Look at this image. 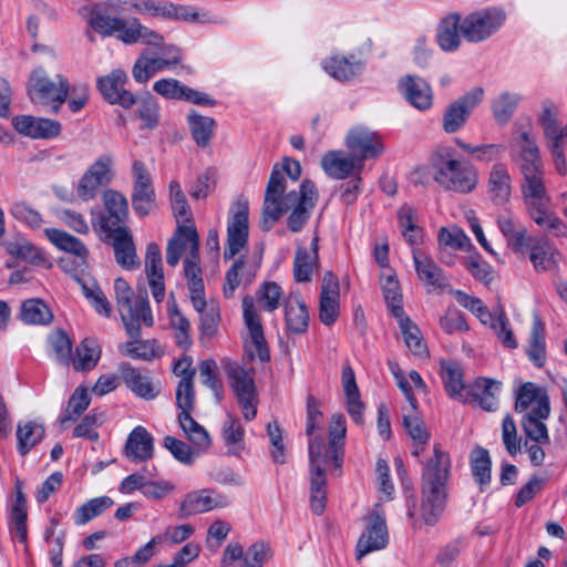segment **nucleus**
<instances>
[{
  "instance_id": "obj_33",
  "label": "nucleus",
  "mask_w": 567,
  "mask_h": 567,
  "mask_svg": "<svg viewBox=\"0 0 567 567\" xmlns=\"http://www.w3.org/2000/svg\"><path fill=\"white\" fill-rule=\"evenodd\" d=\"M285 319L290 333H305L309 326L308 308L299 293H290L285 301Z\"/></svg>"
},
{
  "instance_id": "obj_4",
  "label": "nucleus",
  "mask_w": 567,
  "mask_h": 567,
  "mask_svg": "<svg viewBox=\"0 0 567 567\" xmlns=\"http://www.w3.org/2000/svg\"><path fill=\"white\" fill-rule=\"evenodd\" d=\"M520 190L527 214L537 226L557 237L567 235V225L550 210L544 172L523 176Z\"/></svg>"
},
{
  "instance_id": "obj_43",
  "label": "nucleus",
  "mask_w": 567,
  "mask_h": 567,
  "mask_svg": "<svg viewBox=\"0 0 567 567\" xmlns=\"http://www.w3.org/2000/svg\"><path fill=\"white\" fill-rule=\"evenodd\" d=\"M404 342L410 351L416 357H426L427 347L422 338L419 327L404 313L396 317Z\"/></svg>"
},
{
  "instance_id": "obj_5",
  "label": "nucleus",
  "mask_w": 567,
  "mask_h": 567,
  "mask_svg": "<svg viewBox=\"0 0 567 567\" xmlns=\"http://www.w3.org/2000/svg\"><path fill=\"white\" fill-rule=\"evenodd\" d=\"M27 92L33 103L47 105L56 114L68 100L70 83L62 74L51 79L45 69L39 66L29 76Z\"/></svg>"
},
{
  "instance_id": "obj_3",
  "label": "nucleus",
  "mask_w": 567,
  "mask_h": 567,
  "mask_svg": "<svg viewBox=\"0 0 567 567\" xmlns=\"http://www.w3.org/2000/svg\"><path fill=\"white\" fill-rule=\"evenodd\" d=\"M429 167L435 183L445 190L470 194L478 184L477 169L468 162L456 159L451 147L443 146L433 151Z\"/></svg>"
},
{
  "instance_id": "obj_8",
  "label": "nucleus",
  "mask_w": 567,
  "mask_h": 567,
  "mask_svg": "<svg viewBox=\"0 0 567 567\" xmlns=\"http://www.w3.org/2000/svg\"><path fill=\"white\" fill-rule=\"evenodd\" d=\"M104 212L92 209V226L96 233L105 234L124 226L128 217V203L126 197L115 189H106L103 193Z\"/></svg>"
},
{
  "instance_id": "obj_64",
  "label": "nucleus",
  "mask_w": 567,
  "mask_h": 567,
  "mask_svg": "<svg viewBox=\"0 0 567 567\" xmlns=\"http://www.w3.org/2000/svg\"><path fill=\"white\" fill-rule=\"evenodd\" d=\"M176 405L181 411H194L195 409V389L193 374H188L179 380L176 389Z\"/></svg>"
},
{
  "instance_id": "obj_17",
  "label": "nucleus",
  "mask_w": 567,
  "mask_h": 567,
  "mask_svg": "<svg viewBox=\"0 0 567 567\" xmlns=\"http://www.w3.org/2000/svg\"><path fill=\"white\" fill-rule=\"evenodd\" d=\"M101 238L111 243L115 260L123 269L135 270L140 268L141 260L128 228H117L114 231L101 234Z\"/></svg>"
},
{
  "instance_id": "obj_37",
  "label": "nucleus",
  "mask_w": 567,
  "mask_h": 567,
  "mask_svg": "<svg viewBox=\"0 0 567 567\" xmlns=\"http://www.w3.org/2000/svg\"><path fill=\"white\" fill-rule=\"evenodd\" d=\"M44 233L48 239L58 249L72 254L75 257H79L82 261L86 259L89 250L79 238L58 228H47Z\"/></svg>"
},
{
  "instance_id": "obj_47",
  "label": "nucleus",
  "mask_w": 567,
  "mask_h": 567,
  "mask_svg": "<svg viewBox=\"0 0 567 567\" xmlns=\"http://www.w3.org/2000/svg\"><path fill=\"white\" fill-rule=\"evenodd\" d=\"M471 471L481 491L491 483L492 460L486 449L475 447L471 452Z\"/></svg>"
},
{
  "instance_id": "obj_16",
  "label": "nucleus",
  "mask_w": 567,
  "mask_h": 567,
  "mask_svg": "<svg viewBox=\"0 0 567 567\" xmlns=\"http://www.w3.org/2000/svg\"><path fill=\"white\" fill-rule=\"evenodd\" d=\"M243 315L245 324L249 330L250 346L254 348V350H250L251 358L257 355L261 362H268L270 360V351L264 334L260 317L255 308V300L249 295L243 298Z\"/></svg>"
},
{
  "instance_id": "obj_57",
  "label": "nucleus",
  "mask_w": 567,
  "mask_h": 567,
  "mask_svg": "<svg viewBox=\"0 0 567 567\" xmlns=\"http://www.w3.org/2000/svg\"><path fill=\"white\" fill-rule=\"evenodd\" d=\"M90 396L85 388L79 386L69 399L68 406L60 419L61 425L73 422L89 408Z\"/></svg>"
},
{
  "instance_id": "obj_13",
  "label": "nucleus",
  "mask_w": 567,
  "mask_h": 567,
  "mask_svg": "<svg viewBox=\"0 0 567 567\" xmlns=\"http://www.w3.org/2000/svg\"><path fill=\"white\" fill-rule=\"evenodd\" d=\"M132 175V206L138 216L144 217L155 207L156 195L152 177L145 164L138 159L133 162Z\"/></svg>"
},
{
  "instance_id": "obj_63",
  "label": "nucleus",
  "mask_w": 567,
  "mask_h": 567,
  "mask_svg": "<svg viewBox=\"0 0 567 567\" xmlns=\"http://www.w3.org/2000/svg\"><path fill=\"white\" fill-rule=\"evenodd\" d=\"M163 446L167 449L178 462L185 465L193 464L196 456L198 455V452L190 447L187 443L174 436H165L163 440Z\"/></svg>"
},
{
  "instance_id": "obj_11",
  "label": "nucleus",
  "mask_w": 567,
  "mask_h": 567,
  "mask_svg": "<svg viewBox=\"0 0 567 567\" xmlns=\"http://www.w3.org/2000/svg\"><path fill=\"white\" fill-rule=\"evenodd\" d=\"M483 99V87L476 86L449 104L442 116L443 131L453 134L463 128Z\"/></svg>"
},
{
  "instance_id": "obj_36",
  "label": "nucleus",
  "mask_w": 567,
  "mask_h": 567,
  "mask_svg": "<svg viewBox=\"0 0 567 567\" xmlns=\"http://www.w3.org/2000/svg\"><path fill=\"white\" fill-rule=\"evenodd\" d=\"M120 372L126 386L132 390L137 396L146 400H152L156 396V392L152 385V382L147 375L141 373V371L130 363H122L120 365Z\"/></svg>"
},
{
  "instance_id": "obj_30",
  "label": "nucleus",
  "mask_w": 567,
  "mask_h": 567,
  "mask_svg": "<svg viewBox=\"0 0 567 567\" xmlns=\"http://www.w3.org/2000/svg\"><path fill=\"white\" fill-rule=\"evenodd\" d=\"M462 16L458 12H452L441 19L437 31L436 42L445 52L456 51L462 42L461 34Z\"/></svg>"
},
{
  "instance_id": "obj_55",
  "label": "nucleus",
  "mask_w": 567,
  "mask_h": 567,
  "mask_svg": "<svg viewBox=\"0 0 567 567\" xmlns=\"http://www.w3.org/2000/svg\"><path fill=\"white\" fill-rule=\"evenodd\" d=\"M319 258L316 254H308L303 247H298L293 260V277L297 282L311 280L313 268L318 265Z\"/></svg>"
},
{
  "instance_id": "obj_42",
  "label": "nucleus",
  "mask_w": 567,
  "mask_h": 567,
  "mask_svg": "<svg viewBox=\"0 0 567 567\" xmlns=\"http://www.w3.org/2000/svg\"><path fill=\"white\" fill-rule=\"evenodd\" d=\"M143 42L147 45L162 47L164 38L156 31L143 25L138 19H130V28L125 30L122 42L125 44H134Z\"/></svg>"
},
{
  "instance_id": "obj_15",
  "label": "nucleus",
  "mask_w": 567,
  "mask_h": 567,
  "mask_svg": "<svg viewBox=\"0 0 567 567\" xmlns=\"http://www.w3.org/2000/svg\"><path fill=\"white\" fill-rule=\"evenodd\" d=\"M127 334L132 339L141 337V324L147 327L154 324V318L146 295H137L130 299L126 306L117 307Z\"/></svg>"
},
{
  "instance_id": "obj_35",
  "label": "nucleus",
  "mask_w": 567,
  "mask_h": 567,
  "mask_svg": "<svg viewBox=\"0 0 567 567\" xmlns=\"http://www.w3.org/2000/svg\"><path fill=\"white\" fill-rule=\"evenodd\" d=\"M322 439L311 437L309 441L310 491H327V477L323 465L329 458L322 456Z\"/></svg>"
},
{
  "instance_id": "obj_20",
  "label": "nucleus",
  "mask_w": 567,
  "mask_h": 567,
  "mask_svg": "<svg viewBox=\"0 0 567 567\" xmlns=\"http://www.w3.org/2000/svg\"><path fill=\"white\" fill-rule=\"evenodd\" d=\"M516 143L517 151H513L511 156L520 174L525 176L544 172L535 138L528 132H522Z\"/></svg>"
},
{
  "instance_id": "obj_62",
  "label": "nucleus",
  "mask_w": 567,
  "mask_h": 567,
  "mask_svg": "<svg viewBox=\"0 0 567 567\" xmlns=\"http://www.w3.org/2000/svg\"><path fill=\"white\" fill-rule=\"evenodd\" d=\"M282 295L284 291L277 282L267 281L258 289L257 299L264 310L272 312L279 308Z\"/></svg>"
},
{
  "instance_id": "obj_46",
  "label": "nucleus",
  "mask_w": 567,
  "mask_h": 567,
  "mask_svg": "<svg viewBox=\"0 0 567 567\" xmlns=\"http://www.w3.org/2000/svg\"><path fill=\"white\" fill-rule=\"evenodd\" d=\"M454 143L463 152L471 155L474 161L481 162L484 164H488L494 161H498L505 152V146L502 144L472 145L470 143L464 142L461 138H455Z\"/></svg>"
},
{
  "instance_id": "obj_53",
  "label": "nucleus",
  "mask_w": 567,
  "mask_h": 567,
  "mask_svg": "<svg viewBox=\"0 0 567 567\" xmlns=\"http://www.w3.org/2000/svg\"><path fill=\"white\" fill-rule=\"evenodd\" d=\"M548 416H536L533 414H523L522 416V427L526 435V437L530 442H537L543 444H549L550 439L548 434V430L544 420Z\"/></svg>"
},
{
  "instance_id": "obj_34",
  "label": "nucleus",
  "mask_w": 567,
  "mask_h": 567,
  "mask_svg": "<svg viewBox=\"0 0 567 567\" xmlns=\"http://www.w3.org/2000/svg\"><path fill=\"white\" fill-rule=\"evenodd\" d=\"M347 433L346 417L343 414H333L329 425V446L324 455L326 458H330L336 468H340L343 462L344 455V437Z\"/></svg>"
},
{
  "instance_id": "obj_40",
  "label": "nucleus",
  "mask_w": 567,
  "mask_h": 567,
  "mask_svg": "<svg viewBox=\"0 0 567 567\" xmlns=\"http://www.w3.org/2000/svg\"><path fill=\"white\" fill-rule=\"evenodd\" d=\"M529 360L538 368L545 364L546 343H545V324L540 317L535 313L530 330V340L527 349Z\"/></svg>"
},
{
  "instance_id": "obj_19",
  "label": "nucleus",
  "mask_w": 567,
  "mask_h": 567,
  "mask_svg": "<svg viewBox=\"0 0 567 567\" xmlns=\"http://www.w3.org/2000/svg\"><path fill=\"white\" fill-rule=\"evenodd\" d=\"M515 411L536 416H549V399L545 391L532 382L524 383L517 392Z\"/></svg>"
},
{
  "instance_id": "obj_60",
  "label": "nucleus",
  "mask_w": 567,
  "mask_h": 567,
  "mask_svg": "<svg viewBox=\"0 0 567 567\" xmlns=\"http://www.w3.org/2000/svg\"><path fill=\"white\" fill-rule=\"evenodd\" d=\"M6 250L10 256L33 265L44 261L39 248L27 240L9 241L6 244Z\"/></svg>"
},
{
  "instance_id": "obj_45",
  "label": "nucleus",
  "mask_w": 567,
  "mask_h": 567,
  "mask_svg": "<svg viewBox=\"0 0 567 567\" xmlns=\"http://www.w3.org/2000/svg\"><path fill=\"white\" fill-rule=\"evenodd\" d=\"M324 70L338 81H349L362 71V64L354 56H333L324 63Z\"/></svg>"
},
{
  "instance_id": "obj_12",
  "label": "nucleus",
  "mask_w": 567,
  "mask_h": 567,
  "mask_svg": "<svg viewBox=\"0 0 567 567\" xmlns=\"http://www.w3.org/2000/svg\"><path fill=\"white\" fill-rule=\"evenodd\" d=\"M389 542L385 514L380 504H377L367 516V526L357 544V559L360 560L369 553L386 547Z\"/></svg>"
},
{
  "instance_id": "obj_32",
  "label": "nucleus",
  "mask_w": 567,
  "mask_h": 567,
  "mask_svg": "<svg viewBox=\"0 0 567 567\" xmlns=\"http://www.w3.org/2000/svg\"><path fill=\"white\" fill-rule=\"evenodd\" d=\"M125 454L132 462L151 460L154 454L153 436L143 426H136L130 434L125 444Z\"/></svg>"
},
{
  "instance_id": "obj_14",
  "label": "nucleus",
  "mask_w": 567,
  "mask_h": 567,
  "mask_svg": "<svg viewBox=\"0 0 567 567\" xmlns=\"http://www.w3.org/2000/svg\"><path fill=\"white\" fill-rule=\"evenodd\" d=\"M346 146L362 164L367 159L378 158L384 151L380 135L363 126H357L349 131Z\"/></svg>"
},
{
  "instance_id": "obj_52",
  "label": "nucleus",
  "mask_w": 567,
  "mask_h": 567,
  "mask_svg": "<svg viewBox=\"0 0 567 567\" xmlns=\"http://www.w3.org/2000/svg\"><path fill=\"white\" fill-rule=\"evenodd\" d=\"M442 379L445 390L451 398L462 396L465 384L462 368L457 362H445L442 364Z\"/></svg>"
},
{
  "instance_id": "obj_44",
  "label": "nucleus",
  "mask_w": 567,
  "mask_h": 567,
  "mask_svg": "<svg viewBox=\"0 0 567 567\" xmlns=\"http://www.w3.org/2000/svg\"><path fill=\"white\" fill-rule=\"evenodd\" d=\"M193 411H181L177 420L181 429L188 440L199 450H207L210 445L208 432L192 417Z\"/></svg>"
},
{
  "instance_id": "obj_10",
  "label": "nucleus",
  "mask_w": 567,
  "mask_h": 567,
  "mask_svg": "<svg viewBox=\"0 0 567 567\" xmlns=\"http://www.w3.org/2000/svg\"><path fill=\"white\" fill-rule=\"evenodd\" d=\"M113 165V158L107 154L101 155L93 162L78 183V196L84 202L94 199L99 190L112 182L114 177Z\"/></svg>"
},
{
  "instance_id": "obj_22",
  "label": "nucleus",
  "mask_w": 567,
  "mask_h": 567,
  "mask_svg": "<svg viewBox=\"0 0 567 567\" xmlns=\"http://www.w3.org/2000/svg\"><path fill=\"white\" fill-rule=\"evenodd\" d=\"M105 6L99 3L92 4L90 9L89 24L103 38L115 35L120 41L130 28V20L112 17Z\"/></svg>"
},
{
  "instance_id": "obj_50",
  "label": "nucleus",
  "mask_w": 567,
  "mask_h": 567,
  "mask_svg": "<svg viewBox=\"0 0 567 567\" xmlns=\"http://www.w3.org/2000/svg\"><path fill=\"white\" fill-rule=\"evenodd\" d=\"M44 437V427L33 421L23 425L19 424L17 429V450L21 456H25Z\"/></svg>"
},
{
  "instance_id": "obj_1",
  "label": "nucleus",
  "mask_w": 567,
  "mask_h": 567,
  "mask_svg": "<svg viewBox=\"0 0 567 567\" xmlns=\"http://www.w3.org/2000/svg\"><path fill=\"white\" fill-rule=\"evenodd\" d=\"M286 179L284 173L274 166L265 193L261 228L268 231L280 217L291 209L287 226L292 233L300 231L310 218L317 202V188L313 182L305 179L299 190L284 195Z\"/></svg>"
},
{
  "instance_id": "obj_61",
  "label": "nucleus",
  "mask_w": 567,
  "mask_h": 567,
  "mask_svg": "<svg viewBox=\"0 0 567 567\" xmlns=\"http://www.w3.org/2000/svg\"><path fill=\"white\" fill-rule=\"evenodd\" d=\"M100 359V350L95 347L93 340L84 339L76 348V358L73 360V367L76 371H86L93 369Z\"/></svg>"
},
{
  "instance_id": "obj_41",
  "label": "nucleus",
  "mask_w": 567,
  "mask_h": 567,
  "mask_svg": "<svg viewBox=\"0 0 567 567\" xmlns=\"http://www.w3.org/2000/svg\"><path fill=\"white\" fill-rule=\"evenodd\" d=\"M190 134L197 146L206 147L209 145L216 128V122L213 117L203 116L197 112H192L187 116Z\"/></svg>"
},
{
  "instance_id": "obj_31",
  "label": "nucleus",
  "mask_w": 567,
  "mask_h": 567,
  "mask_svg": "<svg viewBox=\"0 0 567 567\" xmlns=\"http://www.w3.org/2000/svg\"><path fill=\"white\" fill-rule=\"evenodd\" d=\"M512 193V178L508 168L503 163L493 165L487 181V194L496 205H503L509 200Z\"/></svg>"
},
{
  "instance_id": "obj_25",
  "label": "nucleus",
  "mask_w": 567,
  "mask_h": 567,
  "mask_svg": "<svg viewBox=\"0 0 567 567\" xmlns=\"http://www.w3.org/2000/svg\"><path fill=\"white\" fill-rule=\"evenodd\" d=\"M527 251L537 272H547L557 268L560 254L546 236L530 238Z\"/></svg>"
},
{
  "instance_id": "obj_49",
  "label": "nucleus",
  "mask_w": 567,
  "mask_h": 567,
  "mask_svg": "<svg viewBox=\"0 0 567 567\" xmlns=\"http://www.w3.org/2000/svg\"><path fill=\"white\" fill-rule=\"evenodd\" d=\"M20 319L27 324H49L53 313L41 299H28L21 305Z\"/></svg>"
},
{
  "instance_id": "obj_29",
  "label": "nucleus",
  "mask_w": 567,
  "mask_h": 567,
  "mask_svg": "<svg viewBox=\"0 0 567 567\" xmlns=\"http://www.w3.org/2000/svg\"><path fill=\"white\" fill-rule=\"evenodd\" d=\"M400 92L406 101L420 111L432 107L433 94L431 86L420 76L406 75L399 82Z\"/></svg>"
},
{
  "instance_id": "obj_23",
  "label": "nucleus",
  "mask_w": 567,
  "mask_h": 567,
  "mask_svg": "<svg viewBox=\"0 0 567 567\" xmlns=\"http://www.w3.org/2000/svg\"><path fill=\"white\" fill-rule=\"evenodd\" d=\"M340 286L332 271L324 274L321 284L319 319L326 326H331L339 316Z\"/></svg>"
},
{
  "instance_id": "obj_39",
  "label": "nucleus",
  "mask_w": 567,
  "mask_h": 567,
  "mask_svg": "<svg viewBox=\"0 0 567 567\" xmlns=\"http://www.w3.org/2000/svg\"><path fill=\"white\" fill-rule=\"evenodd\" d=\"M245 429L239 419L231 413H227L223 425V440L228 454L240 455L245 449L244 444Z\"/></svg>"
},
{
  "instance_id": "obj_24",
  "label": "nucleus",
  "mask_w": 567,
  "mask_h": 567,
  "mask_svg": "<svg viewBox=\"0 0 567 567\" xmlns=\"http://www.w3.org/2000/svg\"><path fill=\"white\" fill-rule=\"evenodd\" d=\"M364 164L350 153L346 155L342 151H329L321 158V167L324 173L334 179H346L352 175H360Z\"/></svg>"
},
{
  "instance_id": "obj_2",
  "label": "nucleus",
  "mask_w": 567,
  "mask_h": 567,
  "mask_svg": "<svg viewBox=\"0 0 567 567\" xmlns=\"http://www.w3.org/2000/svg\"><path fill=\"white\" fill-rule=\"evenodd\" d=\"M451 460L434 445V455L423 466L421 475V512L427 525H434L443 514L447 501Z\"/></svg>"
},
{
  "instance_id": "obj_51",
  "label": "nucleus",
  "mask_w": 567,
  "mask_h": 567,
  "mask_svg": "<svg viewBox=\"0 0 567 567\" xmlns=\"http://www.w3.org/2000/svg\"><path fill=\"white\" fill-rule=\"evenodd\" d=\"M113 504V499L109 496L92 498L75 511L74 523L84 525L111 508Z\"/></svg>"
},
{
  "instance_id": "obj_21",
  "label": "nucleus",
  "mask_w": 567,
  "mask_h": 567,
  "mask_svg": "<svg viewBox=\"0 0 567 567\" xmlns=\"http://www.w3.org/2000/svg\"><path fill=\"white\" fill-rule=\"evenodd\" d=\"M227 505V497L210 489H200L186 495L184 501L181 503L178 517L186 518L192 515L206 513Z\"/></svg>"
},
{
  "instance_id": "obj_38",
  "label": "nucleus",
  "mask_w": 567,
  "mask_h": 567,
  "mask_svg": "<svg viewBox=\"0 0 567 567\" xmlns=\"http://www.w3.org/2000/svg\"><path fill=\"white\" fill-rule=\"evenodd\" d=\"M166 70H171V66L163 58L150 56L143 52L134 62L132 75L137 83H146L156 73Z\"/></svg>"
},
{
  "instance_id": "obj_6",
  "label": "nucleus",
  "mask_w": 567,
  "mask_h": 567,
  "mask_svg": "<svg viewBox=\"0 0 567 567\" xmlns=\"http://www.w3.org/2000/svg\"><path fill=\"white\" fill-rule=\"evenodd\" d=\"M224 369L244 419L254 420L259 400L252 374L233 361L225 362Z\"/></svg>"
},
{
  "instance_id": "obj_56",
  "label": "nucleus",
  "mask_w": 567,
  "mask_h": 567,
  "mask_svg": "<svg viewBox=\"0 0 567 567\" xmlns=\"http://www.w3.org/2000/svg\"><path fill=\"white\" fill-rule=\"evenodd\" d=\"M519 100L518 94L504 92L493 101L492 111L498 124H505L512 118Z\"/></svg>"
},
{
  "instance_id": "obj_27",
  "label": "nucleus",
  "mask_w": 567,
  "mask_h": 567,
  "mask_svg": "<svg viewBox=\"0 0 567 567\" xmlns=\"http://www.w3.org/2000/svg\"><path fill=\"white\" fill-rule=\"evenodd\" d=\"M12 125L19 133L32 138H53L61 133L60 122L44 117L20 115L13 118Z\"/></svg>"
},
{
  "instance_id": "obj_54",
  "label": "nucleus",
  "mask_w": 567,
  "mask_h": 567,
  "mask_svg": "<svg viewBox=\"0 0 567 567\" xmlns=\"http://www.w3.org/2000/svg\"><path fill=\"white\" fill-rule=\"evenodd\" d=\"M165 19L182 20L195 23H212L214 20L207 12L199 13L195 8L184 4L166 2Z\"/></svg>"
},
{
  "instance_id": "obj_59",
  "label": "nucleus",
  "mask_w": 567,
  "mask_h": 567,
  "mask_svg": "<svg viewBox=\"0 0 567 567\" xmlns=\"http://www.w3.org/2000/svg\"><path fill=\"white\" fill-rule=\"evenodd\" d=\"M136 116L142 120L143 128L154 130L159 123V106L156 100L147 94L136 100Z\"/></svg>"
},
{
  "instance_id": "obj_28",
  "label": "nucleus",
  "mask_w": 567,
  "mask_h": 567,
  "mask_svg": "<svg viewBox=\"0 0 567 567\" xmlns=\"http://www.w3.org/2000/svg\"><path fill=\"white\" fill-rule=\"evenodd\" d=\"M502 383L489 378H477L467 392L464 402L476 403L483 410L493 412L498 408Z\"/></svg>"
},
{
  "instance_id": "obj_7",
  "label": "nucleus",
  "mask_w": 567,
  "mask_h": 567,
  "mask_svg": "<svg viewBox=\"0 0 567 567\" xmlns=\"http://www.w3.org/2000/svg\"><path fill=\"white\" fill-rule=\"evenodd\" d=\"M505 20L506 13L499 8L481 9L462 19L461 34L470 43H480L496 33Z\"/></svg>"
},
{
  "instance_id": "obj_18",
  "label": "nucleus",
  "mask_w": 567,
  "mask_h": 567,
  "mask_svg": "<svg viewBox=\"0 0 567 567\" xmlns=\"http://www.w3.org/2000/svg\"><path fill=\"white\" fill-rule=\"evenodd\" d=\"M128 81L123 70H113L110 74L97 79V89L104 100L111 104H118L124 109H130L136 104V97L133 93L125 90Z\"/></svg>"
},
{
  "instance_id": "obj_48",
  "label": "nucleus",
  "mask_w": 567,
  "mask_h": 567,
  "mask_svg": "<svg viewBox=\"0 0 567 567\" xmlns=\"http://www.w3.org/2000/svg\"><path fill=\"white\" fill-rule=\"evenodd\" d=\"M558 106L550 100L542 102V112L538 116V122L544 130L546 138L550 140H564V128H560L558 124Z\"/></svg>"
},
{
  "instance_id": "obj_58",
  "label": "nucleus",
  "mask_w": 567,
  "mask_h": 567,
  "mask_svg": "<svg viewBox=\"0 0 567 567\" xmlns=\"http://www.w3.org/2000/svg\"><path fill=\"white\" fill-rule=\"evenodd\" d=\"M199 375L204 385L209 388L219 403L224 396L223 382L218 377V367L215 360L206 359L199 363Z\"/></svg>"
},
{
  "instance_id": "obj_9",
  "label": "nucleus",
  "mask_w": 567,
  "mask_h": 567,
  "mask_svg": "<svg viewBox=\"0 0 567 567\" xmlns=\"http://www.w3.org/2000/svg\"><path fill=\"white\" fill-rule=\"evenodd\" d=\"M249 221L248 202L239 199L235 202L229 212L227 225V243L224 250V259H233L248 243Z\"/></svg>"
},
{
  "instance_id": "obj_26",
  "label": "nucleus",
  "mask_w": 567,
  "mask_h": 567,
  "mask_svg": "<svg viewBox=\"0 0 567 567\" xmlns=\"http://www.w3.org/2000/svg\"><path fill=\"white\" fill-rule=\"evenodd\" d=\"M412 257L419 279L434 290L450 287L449 279L440 266L420 248L412 249Z\"/></svg>"
}]
</instances>
